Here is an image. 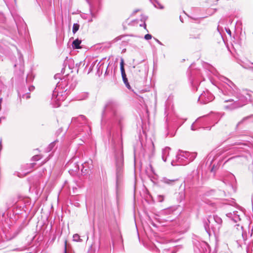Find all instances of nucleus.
Listing matches in <instances>:
<instances>
[{"mask_svg": "<svg viewBox=\"0 0 253 253\" xmlns=\"http://www.w3.org/2000/svg\"><path fill=\"white\" fill-rule=\"evenodd\" d=\"M35 89V87L34 86H30L29 87V89L30 91H33Z\"/></svg>", "mask_w": 253, "mask_h": 253, "instance_id": "nucleus-27", "label": "nucleus"}, {"mask_svg": "<svg viewBox=\"0 0 253 253\" xmlns=\"http://www.w3.org/2000/svg\"><path fill=\"white\" fill-rule=\"evenodd\" d=\"M80 25L78 23L74 24L73 26V33L75 34L79 29Z\"/></svg>", "mask_w": 253, "mask_h": 253, "instance_id": "nucleus-15", "label": "nucleus"}, {"mask_svg": "<svg viewBox=\"0 0 253 253\" xmlns=\"http://www.w3.org/2000/svg\"><path fill=\"white\" fill-rule=\"evenodd\" d=\"M144 25L145 28H146V24L145 23L144 24Z\"/></svg>", "mask_w": 253, "mask_h": 253, "instance_id": "nucleus-39", "label": "nucleus"}, {"mask_svg": "<svg viewBox=\"0 0 253 253\" xmlns=\"http://www.w3.org/2000/svg\"><path fill=\"white\" fill-rule=\"evenodd\" d=\"M81 43V41L79 39H76L72 43V46L75 49L81 48L80 44Z\"/></svg>", "mask_w": 253, "mask_h": 253, "instance_id": "nucleus-14", "label": "nucleus"}, {"mask_svg": "<svg viewBox=\"0 0 253 253\" xmlns=\"http://www.w3.org/2000/svg\"><path fill=\"white\" fill-rule=\"evenodd\" d=\"M222 223V219L216 215H210L204 224L205 230L209 233L210 228L214 232L217 231Z\"/></svg>", "mask_w": 253, "mask_h": 253, "instance_id": "nucleus-3", "label": "nucleus"}, {"mask_svg": "<svg viewBox=\"0 0 253 253\" xmlns=\"http://www.w3.org/2000/svg\"><path fill=\"white\" fill-rule=\"evenodd\" d=\"M63 92H61L60 93L57 92L56 91H54L52 96V101L56 102V104L54 105L55 107H58L60 106V101H63L66 98V94Z\"/></svg>", "mask_w": 253, "mask_h": 253, "instance_id": "nucleus-6", "label": "nucleus"}, {"mask_svg": "<svg viewBox=\"0 0 253 253\" xmlns=\"http://www.w3.org/2000/svg\"><path fill=\"white\" fill-rule=\"evenodd\" d=\"M227 32L228 34H231V32H230V31L229 30V31H227Z\"/></svg>", "mask_w": 253, "mask_h": 253, "instance_id": "nucleus-35", "label": "nucleus"}, {"mask_svg": "<svg viewBox=\"0 0 253 253\" xmlns=\"http://www.w3.org/2000/svg\"><path fill=\"white\" fill-rule=\"evenodd\" d=\"M157 41L158 43H159L160 44H162V43L159 40H157Z\"/></svg>", "mask_w": 253, "mask_h": 253, "instance_id": "nucleus-32", "label": "nucleus"}, {"mask_svg": "<svg viewBox=\"0 0 253 253\" xmlns=\"http://www.w3.org/2000/svg\"><path fill=\"white\" fill-rule=\"evenodd\" d=\"M224 79H225V81H224V82H226V83L227 84V86H226V87H224L223 89V90H222V94H223V91L224 90V89H226L227 88H229V85H228V84H231L228 81H227V80H226V79H228L227 78H225ZM223 96V95H222V96H221V97L222 96Z\"/></svg>", "mask_w": 253, "mask_h": 253, "instance_id": "nucleus-18", "label": "nucleus"}, {"mask_svg": "<svg viewBox=\"0 0 253 253\" xmlns=\"http://www.w3.org/2000/svg\"><path fill=\"white\" fill-rule=\"evenodd\" d=\"M149 150L153 151V149L154 148V146L153 143L151 141H150L149 142Z\"/></svg>", "mask_w": 253, "mask_h": 253, "instance_id": "nucleus-19", "label": "nucleus"}, {"mask_svg": "<svg viewBox=\"0 0 253 253\" xmlns=\"http://www.w3.org/2000/svg\"><path fill=\"white\" fill-rule=\"evenodd\" d=\"M53 145H54V143H51V144L49 145V147H52Z\"/></svg>", "mask_w": 253, "mask_h": 253, "instance_id": "nucleus-31", "label": "nucleus"}, {"mask_svg": "<svg viewBox=\"0 0 253 253\" xmlns=\"http://www.w3.org/2000/svg\"><path fill=\"white\" fill-rule=\"evenodd\" d=\"M144 38L146 40H149L152 38V36L150 34H148L145 35Z\"/></svg>", "mask_w": 253, "mask_h": 253, "instance_id": "nucleus-23", "label": "nucleus"}, {"mask_svg": "<svg viewBox=\"0 0 253 253\" xmlns=\"http://www.w3.org/2000/svg\"><path fill=\"white\" fill-rule=\"evenodd\" d=\"M81 171H82V172L83 173H85V171H84V169H82L81 170Z\"/></svg>", "mask_w": 253, "mask_h": 253, "instance_id": "nucleus-33", "label": "nucleus"}, {"mask_svg": "<svg viewBox=\"0 0 253 253\" xmlns=\"http://www.w3.org/2000/svg\"><path fill=\"white\" fill-rule=\"evenodd\" d=\"M121 75H122V77L124 83L126 84V86L127 88H129V87H130V85H129V83L128 82V80H127V79L126 78V74L125 69L121 70Z\"/></svg>", "mask_w": 253, "mask_h": 253, "instance_id": "nucleus-13", "label": "nucleus"}, {"mask_svg": "<svg viewBox=\"0 0 253 253\" xmlns=\"http://www.w3.org/2000/svg\"><path fill=\"white\" fill-rule=\"evenodd\" d=\"M0 147H1V139L0 140Z\"/></svg>", "mask_w": 253, "mask_h": 253, "instance_id": "nucleus-34", "label": "nucleus"}, {"mask_svg": "<svg viewBox=\"0 0 253 253\" xmlns=\"http://www.w3.org/2000/svg\"><path fill=\"white\" fill-rule=\"evenodd\" d=\"M176 181H177V179H169L165 177L162 178L161 179L162 182L169 185H173Z\"/></svg>", "mask_w": 253, "mask_h": 253, "instance_id": "nucleus-10", "label": "nucleus"}, {"mask_svg": "<svg viewBox=\"0 0 253 253\" xmlns=\"http://www.w3.org/2000/svg\"><path fill=\"white\" fill-rule=\"evenodd\" d=\"M121 116L119 111V104L113 100L107 101L102 113L101 122L109 121L110 122H120Z\"/></svg>", "mask_w": 253, "mask_h": 253, "instance_id": "nucleus-2", "label": "nucleus"}, {"mask_svg": "<svg viewBox=\"0 0 253 253\" xmlns=\"http://www.w3.org/2000/svg\"><path fill=\"white\" fill-rule=\"evenodd\" d=\"M191 129L193 130H195V128H194V124H192V125L191 126Z\"/></svg>", "mask_w": 253, "mask_h": 253, "instance_id": "nucleus-30", "label": "nucleus"}, {"mask_svg": "<svg viewBox=\"0 0 253 253\" xmlns=\"http://www.w3.org/2000/svg\"><path fill=\"white\" fill-rule=\"evenodd\" d=\"M171 164H172V165H174V164H173V161H172V162H171Z\"/></svg>", "mask_w": 253, "mask_h": 253, "instance_id": "nucleus-36", "label": "nucleus"}, {"mask_svg": "<svg viewBox=\"0 0 253 253\" xmlns=\"http://www.w3.org/2000/svg\"><path fill=\"white\" fill-rule=\"evenodd\" d=\"M170 148L169 147H166L162 151V159L164 162H166L167 158L169 155Z\"/></svg>", "mask_w": 253, "mask_h": 253, "instance_id": "nucleus-12", "label": "nucleus"}, {"mask_svg": "<svg viewBox=\"0 0 253 253\" xmlns=\"http://www.w3.org/2000/svg\"><path fill=\"white\" fill-rule=\"evenodd\" d=\"M33 161H38L40 158V156L39 155H35L32 158Z\"/></svg>", "mask_w": 253, "mask_h": 253, "instance_id": "nucleus-25", "label": "nucleus"}, {"mask_svg": "<svg viewBox=\"0 0 253 253\" xmlns=\"http://www.w3.org/2000/svg\"><path fill=\"white\" fill-rule=\"evenodd\" d=\"M191 154L187 151H183L179 150L176 155V161L178 165H185L189 163L190 161H193L191 156Z\"/></svg>", "mask_w": 253, "mask_h": 253, "instance_id": "nucleus-4", "label": "nucleus"}, {"mask_svg": "<svg viewBox=\"0 0 253 253\" xmlns=\"http://www.w3.org/2000/svg\"><path fill=\"white\" fill-rule=\"evenodd\" d=\"M213 99V96L209 91L206 90L199 96L198 101L201 103L206 104L211 102Z\"/></svg>", "mask_w": 253, "mask_h": 253, "instance_id": "nucleus-7", "label": "nucleus"}, {"mask_svg": "<svg viewBox=\"0 0 253 253\" xmlns=\"http://www.w3.org/2000/svg\"><path fill=\"white\" fill-rule=\"evenodd\" d=\"M116 162L117 174L118 175L121 172L124 165L123 154L122 151H120L116 154Z\"/></svg>", "mask_w": 253, "mask_h": 253, "instance_id": "nucleus-5", "label": "nucleus"}, {"mask_svg": "<svg viewBox=\"0 0 253 253\" xmlns=\"http://www.w3.org/2000/svg\"><path fill=\"white\" fill-rule=\"evenodd\" d=\"M85 117L84 115H80L77 118H73L72 122H79L80 124H84L85 122Z\"/></svg>", "mask_w": 253, "mask_h": 253, "instance_id": "nucleus-11", "label": "nucleus"}, {"mask_svg": "<svg viewBox=\"0 0 253 253\" xmlns=\"http://www.w3.org/2000/svg\"><path fill=\"white\" fill-rule=\"evenodd\" d=\"M144 150H145V151L146 152H148L149 151V150H147V148H146V146H145V147L144 148Z\"/></svg>", "mask_w": 253, "mask_h": 253, "instance_id": "nucleus-29", "label": "nucleus"}, {"mask_svg": "<svg viewBox=\"0 0 253 253\" xmlns=\"http://www.w3.org/2000/svg\"><path fill=\"white\" fill-rule=\"evenodd\" d=\"M191 38H195V39L199 38V35H198L197 37H196V36H193L192 35H191Z\"/></svg>", "mask_w": 253, "mask_h": 253, "instance_id": "nucleus-28", "label": "nucleus"}, {"mask_svg": "<svg viewBox=\"0 0 253 253\" xmlns=\"http://www.w3.org/2000/svg\"><path fill=\"white\" fill-rule=\"evenodd\" d=\"M73 240L76 242H81L82 240L80 239V236L78 234H75L73 236Z\"/></svg>", "mask_w": 253, "mask_h": 253, "instance_id": "nucleus-16", "label": "nucleus"}, {"mask_svg": "<svg viewBox=\"0 0 253 253\" xmlns=\"http://www.w3.org/2000/svg\"><path fill=\"white\" fill-rule=\"evenodd\" d=\"M120 69H121V70L125 69L124 62V60L123 59H121V61L120 63Z\"/></svg>", "mask_w": 253, "mask_h": 253, "instance_id": "nucleus-20", "label": "nucleus"}, {"mask_svg": "<svg viewBox=\"0 0 253 253\" xmlns=\"http://www.w3.org/2000/svg\"><path fill=\"white\" fill-rule=\"evenodd\" d=\"M57 76H58L57 75H55V76H54L55 78H56Z\"/></svg>", "mask_w": 253, "mask_h": 253, "instance_id": "nucleus-37", "label": "nucleus"}, {"mask_svg": "<svg viewBox=\"0 0 253 253\" xmlns=\"http://www.w3.org/2000/svg\"><path fill=\"white\" fill-rule=\"evenodd\" d=\"M96 62H97V61H95V62H93L91 64V66H90V68H89V71H88V73H89V72H90L92 70V69H93V67H94V66L95 65V64L96 63Z\"/></svg>", "mask_w": 253, "mask_h": 253, "instance_id": "nucleus-21", "label": "nucleus"}, {"mask_svg": "<svg viewBox=\"0 0 253 253\" xmlns=\"http://www.w3.org/2000/svg\"><path fill=\"white\" fill-rule=\"evenodd\" d=\"M19 60H20V63L21 65H23L24 61H23V57L21 54H19Z\"/></svg>", "mask_w": 253, "mask_h": 253, "instance_id": "nucleus-24", "label": "nucleus"}, {"mask_svg": "<svg viewBox=\"0 0 253 253\" xmlns=\"http://www.w3.org/2000/svg\"><path fill=\"white\" fill-rule=\"evenodd\" d=\"M238 211H234L233 213L229 212L226 214V216L231 218L234 222H238L240 221V215Z\"/></svg>", "mask_w": 253, "mask_h": 253, "instance_id": "nucleus-9", "label": "nucleus"}, {"mask_svg": "<svg viewBox=\"0 0 253 253\" xmlns=\"http://www.w3.org/2000/svg\"><path fill=\"white\" fill-rule=\"evenodd\" d=\"M69 167V172L72 175H76L79 171V166L77 163L70 162L68 164Z\"/></svg>", "mask_w": 253, "mask_h": 253, "instance_id": "nucleus-8", "label": "nucleus"}, {"mask_svg": "<svg viewBox=\"0 0 253 253\" xmlns=\"http://www.w3.org/2000/svg\"><path fill=\"white\" fill-rule=\"evenodd\" d=\"M158 199L160 202H162L164 200V196L163 195H159L158 196Z\"/></svg>", "mask_w": 253, "mask_h": 253, "instance_id": "nucleus-22", "label": "nucleus"}, {"mask_svg": "<svg viewBox=\"0 0 253 253\" xmlns=\"http://www.w3.org/2000/svg\"><path fill=\"white\" fill-rule=\"evenodd\" d=\"M23 97H25L26 99H28L30 97V96L29 94H26L23 95Z\"/></svg>", "mask_w": 253, "mask_h": 253, "instance_id": "nucleus-26", "label": "nucleus"}, {"mask_svg": "<svg viewBox=\"0 0 253 253\" xmlns=\"http://www.w3.org/2000/svg\"><path fill=\"white\" fill-rule=\"evenodd\" d=\"M92 21V19L89 20V22H91Z\"/></svg>", "mask_w": 253, "mask_h": 253, "instance_id": "nucleus-38", "label": "nucleus"}, {"mask_svg": "<svg viewBox=\"0 0 253 253\" xmlns=\"http://www.w3.org/2000/svg\"><path fill=\"white\" fill-rule=\"evenodd\" d=\"M153 4L155 7L163 9V7L162 6V5L157 1H155L154 3H153Z\"/></svg>", "mask_w": 253, "mask_h": 253, "instance_id": "nucleus-17", "label": "nucleus"}, {"mask_svg": "<svg viewBox=\"0 0 253 253\" xmlns=\"http://www.w3.org/2000/svg\"><path fill=\"white\" fill-rule=\"evenodd\" d=\"M231 84H228L229 88L224 89L223 91V96L221 99L225 103L231 102L229 105L224 106V109L227 110H232L245 105L250 98L249 91L245 90L239 92V89L235 84L229 79Z\"/></svg>", "mask_w": 253, "mask_h": 253, "instance_id": "nucleus-1", "label": "nucleus"}]
</instances>
